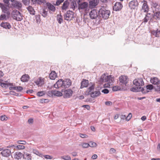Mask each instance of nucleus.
Listing matches in <instances>:
<instances>
[{
	"mask_svg": "<svg viewBox=\"0 0 160 160\" xmlns=\"http://www.w3.org/2000/svg\"><path fill=\"white\" fill-rule=\"evenodd\" d=\"M73 12L71 11H68L64 15V19L67 21H70L73 17Z\"/></svg>",
	"mask_w": 160,
	"mask_h": 160,
	"instance_id": "0eeeda50",
	"label": "nucleus"
},
{
	"mask_svg": "<svg viewBox=\"0 0 160 160\" xmlns=\"http://www.w3.org/2000/svg\"><path fill=\"white\" fill-rule=\"evenodd\" d=\"M23 3L25 5H28L30 3V0H22Z\"/></svg>",
	"mask_w": 160,
	"mask_h": 160,
	"instance_id": "3c124183",
	"label": "nucleus"
},
{
	"mask_svg": "<svg viewBox=\"0 0 160 160\" xmlns=\"http://www.w3.org/2000/svg\"><path fill=\"white\" fill-rule=\"evenodd\" d=\"M0 153L2 156L5 157H8L11 154V150L8 148H4Z\"/></svg>",
	"mask_w": 160,
	"mask_h": 160,
	"instance_id": "9b49d317",
	"label": "nucleus"
},
{
	"mask_svg": "<svg viewBox=\"0 0 160 160\" xmlns=\"http://www.w3.org/2000/svg\"><path fill=\"white\" fill-rule=\"evenodd\" d=\"M105 104L106 105L110 106L112 105V102L111 101H107L105 102Z\"/></svg>",
	"mask_w": 160,
	"mask_h": 160,
	"instance_id": "338daca9",
	"label": "nucleus"
},
{
	"mask_svg": "<svg viewBox=\"0 0 160 160\" xmlns=\"http://www.w3.org/2000/svg\"><path fill=\"white\" fill-rule=\"evenodd\" d=\"M57 74L54 71H52L51 73H50L49 77L51 79L54 80L57 77Z\"/></svg>",
	"mask_w": 160,
	"mask_h": 160,
	"instance_id": "7c9ffc66",
	"label": "nucleus"
},
{
	"mask_svg": "<svg viewBox=\"0 0 160 160\" xmlns=\"http://www.w3.org/2000/svg\"><path fill=\"white\" fill-rule=\"evenodd\" d=\"M53 90L49 91L48 92L47 95L50 97H52L53 95Z\"/></svg>",
	"mask_w": 160,
	"mask_h": 160,
	"instance_id": "864d4df0",
	"label": "nucleus"
},
{
	"mask_svg": "<svg viewBox=\"0 0 160 160\" xmlns=\"http://www.w3.org/2000/svg\"><path fill=\"white\" fill-rule=\"evenodd\" d=\"M0 118L1 120L3 121L7 120V117L5 115H4L1 116L0 117Z\"/></svg>",
	"mask_w": 160,
	"mask_h": 160,
	"instance_id": "4d7b16f0",
	"label": "nucleus"
},
{
	"mask_svg": "<svg viewBox=\"0 0 160 160\" xmlns=\"http://www.w3.org/2000/svg\"><path fill=\"white\" fill-rule=\"evenodd\" d=\"M147 89L152 90L153 88V86L152 84H149L146 86Z\"/></svg>",
	"mask_w": 160,
	"mask_h": 160,
	"instance_id": "8fccbe9b",
	"label": "nucleus"
},
{
	"mask_svg": "<svg viewBox=\"0 0 160 160\" xmlns=\"http://www.w3.org/2000/svg\"><path fill=\"white\" fill-rule=\"evenodd\" d=\"M138 3L137 0H133L129 3V6L131 9L137 8Z\"/></svg>",
	"mask_w": 160,
	"mask_h": 160,
	"instance_id": "f8f14e48",
	"label": "nucleus"
},
{
	"mask_svg": "<svg viewBox=\"0 0 160 160\" xmlns=\"http://www.w3.org/2000/svg\"><path fill=\"white\" fill-rule=\"evenodd\" d=\"M82 107L86 108L88 110L90 109V106L88 105H83L82 106Z\"/></svg>",
	"mask_w": 160,
	"mask_h": 160,
	"instance_id": "774afa93",
	"label": "nucleus"
},
{
	"mask_svg": "<svg viewBox=\"0 0 160 160\" xmlns=\"http://www.w3.org/2000/svg\"><path fill=\"white\" fill-rule=\"evenodd\" d=\"M45 92L44 91L38 92L37 93V95L39 97L45 95Z\"/></svg>",
	"mask_w": 160,
	"mask_h": 160,
	"instance_id": "c03bdc74",
	"label": "nucleus"
},
{
	"mask_svg": "<svg viewBox=\"0 0 160 160\" xmlns=\"http://www.w3.org/2000/svg\"><path fill=\"white\" fill-rule=\"evenodd\" d=\"M12 17L14 19L18 21H21L23 19V16L20 12L17 10H14L12 12Z\"/></svg>",
	"mask_w": 160,
	"mask_h": 160,
	"instance_id": "20e7f679",
	"label": "nucleus"
},
{
	"mask_svg": "<svg viewBox=\"0 0 160 160\" xmlns=\"http://www.w3.org/2000/svg\"><path fill=\"white\" fill-rule=\"evenodd\" d=\"M150 82L153 84L157 85V86H159L160 84V81L156 77H154L151 78L150 80Z\"/></svg>",
	"mask_w": 160,
	"mask_h": 160,
	"instance_id": "412c9836",
	"label": "nucleus"
},
{
	"mask_svg": "<svg viewBox=\"0 0 160 160\" xmlns=\"http://www.w3.org/2000/svg\"><path fill=\"white\" fill-rule=\"evenodd\" d=\"M63 79H60L54 85L53 87L56 88H58L60 87L63 88Z\"/></svg>",
	"mask_w": 160,
	"mask_h": 160,
	"instance_id": "2eb2a0df",
	"label": "nucleus"
},
{
	"mask_svg": "<svg viewBox=\"0 0 160 160\" xmlns=\"http://www.w3.org/2000/svg\"><path fill=\"white\" fill-rule=\"evenodd\" d=\"M88 144L89 146L91 147H95L97 145L96 143L92 142H90Z\"/></svg>",
	"mask_w": 160,
	"mask_h": 160,
	"instance_id": "a19ab883",
	"label": "nucleus"
},
{
	"mask_svg": "<svg viewBox=\"0 0 160 160\" xmlns=\"http://www.w3.org/2000/svg\"><path fill=\"white\" fill-rule=\"evenodd\" d=\"M151 34L155 37H159L160 36V29H157L156 30L152 31Z\"/></svg>",
	"mask_w": 160,
	"mask_h": 160,
	"instance_id": "b1692460",
	"label": "nucleus"
},
{
	"mask_svg": "<svg viewBox=\"0 0 160 160\" xmlns=\"http://www.w3.org/2000/svg\"><path fill=\"white\" fill-rule=\"evenodd\" d=\"M32 2V4L41 5L42 4H44L46 3L45 0H31Z\"/></svg>",
	"mask_w": 160,
	"mask_h": 160,
	"instance_id": "a211bd4d",
	"label": "nucleus"
},
{
	"mask_svg": "<svg viewBox=\"0 0 160 160\" xmlns=\"http://www.w3.org/2000/svg\"><path fill=\"white\" fill-rule=\"evenodd\" d=\"M43 157L47 159H52V157L51 156H49V155H43Z\"/></svg>",
	"mask_w": 160,
	"mask_h": 160,
	"instance_id": "680f3d73",
	"label": "nucleus"
},
{
	"mask_svg": "<svg viewBox=\"0 0 160 160\" xmlns=\"http://www.w3.org/2000/svg\"><path fill=\"white\" fill-rule=\"evenodd\" d=\"M149 8L147 2L144 1L143 3L142 6V11L145 12H148Z\"/></svg>",
	"mask_w": 160,
	"mask_h": 160,
	"instance_id": "aec40b11",
	"label": "nucleus"
},
{
	"mask_svg": "<svg viewBox=\"0 0 160 160\" xmlns=\"http://www.w3.org/2000/svg\"><path fill=\"white\" fill-rule=\"evenodd\" d=\"M122 87L119 86H116L113 87L112 90L113 91H116L118 90H120L121 89Z\"/></svg>",
	"mask_w": 160,
	"mask_h": 160,
	"instance_id": "4c0bfd02",
	"label": "nucleus"
},
{
	"mask_svg": "<svg viewBox=\"0 0 160 160\" xmlns=\"http://www.w3.org/2000/svg\"><path fill=\"white\" fill-rule=\"evenodd\" d=\"M99 2V0H91L89 2V5L90 8H94L97 6Z\"/></svg>",
	"mask_w": 160,
	"mask_h": 160,
	"instance_id": "f3484780",
	"label": "nucleus"
},
{
	"mask_svg": "<svg viewBox=\"0 0 160 160\" xmlns=\"http://www.w3.org/2000/svg\"><path fill=\"white\" fill-rule=\"evenodd\" d=\"M89 16L91 19H96L100 20V16L99 14V11L96 9L92 10L89 13Z\"/></svg>",
	"mask_w": 160,
	"mask_h": 160,
	"instance_id": "39448f33",
	"label": "nucleus"
},
{
	"mask_svg": "<svg viewBox=\"0 0 160 160\" xmlns=\"http://www.w3.org/2000/svg\"><path fill=\"white\" fill-rule=\"evenodd\" d=\"M116 152V150L114 148H111L109 151V153L110 154H113L115 153Z\"/></svg>",
	"mask_w": 160,
	"mask_h": 160,
	"instance_id": "052dcab7",
	"label": "nucleus"
},
{
	"mask_svg": "<svg viewBox=\"0 0 160 160\" xmlns=\"http://www.w3.org/2000/svg\"><path fill=\"white\" fill-rule=\"evenodd\" d=\"M11 5L12 7L17 9L19 10H20L22 7V3L16 0L12 3Z\"/></svg>",
	"mask_w": 160,
	"mask_h": 160,
	"instance_id": "4468645a",
	"label": "nucleus"
},
{
	"mask_svg": "<svg viewBox=\"0 0 160 160\" xmlns=\"http://www.w3.org/2000/svg\"><path fill=\"white\" fill-rule=\"evenodd\" d=\"M69 2L68 0H66L63 3L62 8V10H66L68 8Z\"/></svg>",
	"mask_w": 160,
	"mask_h": 160,
	"instance_id": "c85d7f7f",
	"label": "nucleus"
},
{
	"mask_svg": "<svg viewBox=\"0 0 160 160\" xmlns=\"http://www.w3.org/2000/svg\"><path fill=\"white\" fill-rule=\"evenodd\" d=\"M35 17L37 22L40 23L41 21L40 16L39 15H36L35 16Z\"/></svg>",
	"mask_w": 160,
	"mask_h": 160,
	"instance_id": "a18cd8bd",
	"label": "nucleus"
},
{
	"mask_svg": "<svg viewBox=\"0 0 160 160\" xmlns=\"http://www.w3.org/2000/svg\"><path fill=\"white\" fill-rule=\"evenodd\" d=\"M46 5L49 10V12H50V11L54 12L56 10L55 7L51 3L48 2L46 3Z\"/></svg>",
	"mask_w": 160,
	"mask_h": 160,
	"instance_id": "6ab92c4d",
	"label": "nucleus"
},
{
	"mask_svg": "<svg viewBox=\"0 0 160 160\" xmlns=\"http://www.w3.org/2000/svg\"><path fill=\"white\" fill-rule=\"evenodd\" d=\"M48 13V11L45 10V9H43L42 13H41L42 16L44 18L47 16Z\"/></svg>",
	"mask_w": 160,
	"mask_h": 160,
	"instance_id": "58836bf2",
	"label": "nucleus"
},
{
	"mask_svg": "<svg viewBox=\"0 0 160 160\" xmlns=\"http://www.w3.org/2000/svg\"><path fill=\"white\" fill-rule=\"evenodd\" d=\"M94 88V86L93 85H92L91 86L89 87L88 89V90L89 92H91V91L93 90Z\"/></svg>",
	"mask_w": 160,
	"mask_h": 160,
	"instance_id": "13d9d810",
	"label": "nucleus"
},
{
	"mask_svg": "<svg viewBox=\"0 0 160 160\" xmlns=\"http://www.w3.org/2000/svg\"><path fill=\"white\" fill-rule=\"evenodd\" d=\"M23 89V88L21 86H16V90L18 92H20Z\"/></svg>",
	"mask_w": 160,
	"mask_h": 160,
	"instance_id": "6e6d98bb",
	"label": "nucleus"
},
{
	"mask_svg": "<svg viewBox=\"0 0 160 160\" xmlns=\"http://www.w3.org/2000/svg\"><path fill=\"white\" fill-rule=\"evenodd\" d=\"M102 92L104 93L105 94H107L109 93V91L107 89L105 88L103 89L102 91Z\"/></svg>",
	"mask_w": 160,
	"mask_h": 160,
	"instance_id": "e2e57ef3",
	"label": "nucleus"
},
{
	"mask_svg": "<svg viewBox=\"0 0 160 160\" xmlns=\"http://www.w3.org/2000/svg\"><path fill=\"white\" fill-rule=\"evenodd\" d=\"M88 5V3L86 2L81 3L79 4L78 8L79 10L86 9L87 8Z\"/></svg>",
	"mask_w": 160,
	"mask_h": 160,
	"instance_id": "4be33fe9",
	"label": "nucleus"
},
{
	"mask_svg": "<svg viewBox=\"0 0 160 160\" xmlns=\"http://www.w3.org/2000/svg\"><path fill=\"white\" fill-rule=\"evenodd\" d=\"M57 21L59 24H61L63 21L62 16L61 14L57 15Z\"/></svg>",
	"mask_w": 160,
	"mask_h": 160,
	"instance_id": "f704fd0d",
	"label": "nucleus"
},
{
	"mask_svg": "<svg viewBox=\"0 0 160 160\" xmlns=\"http://www.w3.org/2000/svg\"><path fill=\"white\" fill-rule=\"evenodd\" d=\"M27 9L31 14H35V11L32 6H29L27 8Z\"/></svg>",
	"mask_w": 160,
	"mask_h": 160,
	"instance_id": "2f4dec72",
	"label": "nucleus"
},
{
	"mask_svg": "<svg viewBox=\"0 0 160 160\" xmlns=\"http://www.w3.org/2000/svg\"><path fill=\"white\" fill-rule=\"evenodd\" d=\"M15 148L18 150L23 149L25 148V147L23 145H15Z\"/></svg>",
	"mask_w": 160,
	"mask_h": 160,
	"instance_id": "ea45409f",
	"label": "nucleus"
},
{
	"mask_svg": "<svg viewBox=\"0 0 160 160\" xmlns=\"http://www.w3.org/2000/svg\"><path fill=\"white\" fill-rule=\"evenodd\" d=\"M0 26L6 29H9L11 28L10 24L7 22H2L1 23Z\"/></svg>",
	"mask_w": 160,
	"mask_h": 160,
	"instance_id": "a878e982",
	"label": "nucleus"
},
{
	"mask_svg": "<svg viewBox=\"0 0 160 160\" xmlns=\"http://www.w3.org/2000/svg\"><path fill=\"white\" fill-rule=\"evenodd\" d=\"M23 158L26 159L27 160H31L32 156L30 154L27 152H24L23 154Z\"/></svg>",
	"mask_w": 160,
	"mask_h": 160,
	"instance_id": "c756f323",
	"label": "nucleus"
},
{
	"mask_svg": "<svg viewBox=\"0 0 160 160\" xmlns=\"http://www.w3.org/2000/svg\"><path fill=\"white\" fill-rule=\"evenodd\" d=\"M151 16V14L150 13H148L145 16V17L143 19L144 22H148L149 19V18Z\"/></svg>",
	"mask_w": 160,
	"mask_h": 160,
	"instance_id": "e433bc0d",
	"label": "nucleus"
},
{
	"mask_svg": "<svg viewBox=\"0 0 160 160\" xmlns=\"http://www.w3.org/2000/svg\"><path fill=\"white\" fill-rule=\"evenodd\" d=\"M122 7V5L120 2H116L113 7L114 10L118 11L121 10Z\"/></svg>",
	"mask_w": 160,
	"mask_h": 160,
	"instance_id": "dca6fc26",
	"label": "nucleus"
},
{
	"mask_svg": "<svg viewBox=\"0 0 160 160\" xmlns=\"http://www.w3.org/2000/svg\"><path fill=\"white\" fill-rule=\"evenodd\" d=\"M63 88H68L72 84V82L70 79L67 78L63 80Z\"/></svg>",
	"mask_w": 160,
	"mask_h": 160,
	"instance_id": "ddd939ff",
	"label": "nucleus"
},
{
	"mask_svg": "<svg viewBox=\"0 0 160 160\" xmlns=\"http://www.w3.org/2000/svg\"><path fill=\"white\" fill-rule=\"evenodd\" d=\"M17 143L19 144L25 145L26 143V142L25 141L18 140L17 142Z\"/></svg>",
	"mask_w": 160,
	"mask_h": 160,
	"instance_id": "5fc2aeb1",
	"label": "nucleus"
},
{
	"mask_svg": "<svg viewBox=\"0 0 160 160\" xmlns=\"http://www.w3.org/2000/svg\"><path fill=\"white\" fill-rule=\"evenodd\" d=\"M29 77L28 74H25L23 75L21 78V81L24 82H27L28 81Z\"/></svg>",
	"mask_w": 160,
	"mask_h": 160,
	"instance_id": "bb28decb",
	"label": "nucleus"
},
{
	"mask_svg": "<svg viewBox=\"0 0 160 160\" xmlns=\"http://www.w3.org/2000/svg\"><path fill=\"white\" fill-rule=\"evenodd\" d=\"M131 91L133 92H137L141 91L143 93L145 94L149 92L148 91H145L143 88L141 87H132L130 89Z\"/></svg>",
	"mask_w": 160,
	"mask_h": 160,
	"instance_id": "9d476101",
	"label": "nucleus"
},
{
	"mask_svg": "<svg viewBox=\"0 0 160 160\" xmlns=\"http://www.w3.org/2000/svg\"><path fill=\"white\" fill-rule=\"evenodd\" d=\"M53 95L58 97L61 96L62 95V93L61 92L56 90H53Z\"/></svg>",
	"mask_w": 160,
	"mask_h": 160,
	"instance_id": "72a5a7b5",
	"label": "nucleus"
},
{
	"mask_svg": "<svg viewBox=\"0 0 160 160\" xmlns=\"http://www.w3.org/2000/svg\"><path fill=\"white\" fill-rule=\"evenodd\" d=\"M23 157V154L20 152H16L14 155V158H15L19 159Z\"/></svg>",
	"mask_w": 160,
	"mask_h": 160,
	"instance_id": "cd10ccee",
	"label": "nucleus"
},
{
	"mask_svg": "<svg viewBox=\"0 0 160 160\" xmlns=\"http://www.w3.org/2000/svg\"><path fill=\"white\" fill-rule=\"evenodd\" d=\"M119 84L122 87V89L124 90L127 89V84L129 80L128 77L126 76L122 75L119 78Z\"/></svg>",
	"mask_w": 160,
	"mask_h": 160,
	"instance_id": "f257e3e1",
	"label": "nucleus"
},
{
	"mask_svg": "<svg viewBox=\"0 0 160 160\" xmlns=\"http://www.w3.org/2000/svg\"><path fill=\"white\" fill-rule=\"evenodd\" d=\"M73 93V91L70 89H68L64 90L62 95L63 97L65 98H68L71 97Z\"/></svg>",
	"mask_w": 160,
	"mask_h": 160,
	"instance_id": "423d86ee",
	"label": "nucleus"
},
{
	"mask_svg": "<svg viewBox=\"0 0 160 160\" xmlns=\"http://www.w3.org/2000/svg\"><path fill=\"white\" fill-rule=\"evenodd\" d=\"M41 102H49V100L48 99H41Z\"/></svg>",
	"mask_w": 160,
	"mask_h": 160,
	"instance_id": "69168bd1",
	"label": "nucleus"
},
{
	"mask_svg": "<svg viewBox=\"0 0 160 160\" xmlns=\"http://www.w3.org/2000/svg\"><path fill=\"white\" fill-rule=\"evenodd\" d=\"M35 82L37 85L40 86L44 84V81L41 78L38 79Z\"/></svg>",
	"mask_w": 160,
	"mask_h": 160,
	"instance_id": "473e14b6",
	"label": "nucleus"
},
{
	"mask_svg": "<svg viewBox=\"0 0 160 160\" xmlns=\"http://www.w3.org/2000/svg\"><path fill=\"white\" fill-rule=\"evenodd\" d=\"M9 4L5 5L2 3L0 2V7L2 9V12L4 13H6L7 15H9L10 14V12L8 11L9 8Z\"/></svg>",
	"mask_w": 160,
	"mask_h": 160,
	"instance_id": "6e6552de",
	"label": "nucleus"
},
{
	"mask_svg": "<svg viewBox=\"0 0 160 160\" xmlns=\"http://www.w3.org/2000/svg\"><path fill=\"white\" fill-rule=\"evenodd\" d=\"M6 19V16L5 14H2L0 16V20H3Z\"/></svg>",
	"mask_w": 160,
	"mask_h": 160,
	"instance_id": "603ef678",
	"label": "nucleus"
},
{
	"mask_svg": "<svg viewBox=\"0 0 160 160\" xmlns=\"http://www.w3.org/2000/svg\"><path fill=\"white\" fill-rule=\"evenodd\" d=\"M76 5L77 4L75 1H73L71 3V7L73 10L75 8Z\"/></svg>",
	"mask_w": 160,
	"mask_h": 160,
	"instance_id": "79ce46f5",
	"label": "nucleus"
},
{
	"mask_svg": "<svg viewBox=\"0 0 160 160\" xmlns=\"http://www.w3.org/2000/svg\"><path fill=\"white\" fill-rule=\"evenodd\" d=\"M132 114L131 113H129L128 116L127 117V118H126V120H127V121H129V120H130V119H131V118L132 117Z\"/></svg>",
	"mask_w": 160,
	"mask_h": 160,
	"instance_id": "bf43d9fd",
	"label": "nucleus"
},
{
	"mask_svg": "<svg viewBox=\"0 0 160 160\" xmlns=\"http://www.w3.org/2000/svg\"><path fill=\"white\" fill-rule=\"evenodd\" d=\"M79 136L82 138H86L88 137V136L87 135L82 133H80Z\"/></svg>",
	"mask_w": 160,
	"mask_h": 160,
	"instance_id": "0e129e2a",
	"label": "nucleus"
},
{
	"mask_svg": "<svg viewBox=\"0 0 160 160\" xmlns=\"http://www.w3.org/2000/svg\"><path fill=\"white\" fill-rule=\"evenodd\" d=\"M101 94L100 91L98 90L94 92H91V97L92 98L97 97Z\"/></svg>",
	"mask_w": 160,
	"mask_h": 160,
	"instance_id": "393cba45",
	"label": "nucleus"
},
{
	"mask_svg": "<svg viewBox=\"0 0 160 160\" xmlns=\"http://www.w3.org/2000/svg\"><path fill=\"white\" fill-rule=\"evenodd\" d=\"M64 0H57L55 4H54L55 6H58Z\"/></svg>",
	"mask_w": 160,
	"mask_h": 160,
	"instance_id": "09e8293b",
	"label": "nucleus"
},
{
	"mask_svg": "<svg viewBox=\"0 0 160 160\" xmlns=\"http://www.w3.org/2000/svg\"><path fill=\"white\" fill-rule=\"evenodd\" d=\"M79 146H82L83 148H86L88 147L89 146V145L88 143H83L81 144H79Z\"/></svg>",
	"mask_w": 160,
	"mask_h": 160,
	"instance_id": "49530a36",
	"label": "nucleus"
},
{
	"mask_svg": "<svg viewBox=\"0 0 160 160\" xmlns=\"http://www.w3.org/2000/svg\"><path fill=\"white\" fill-rule=\"evenodd\" d=\"M133 84L136 86L141 87L144 85V83L142 78H137L133 80Z\"/></svg>",
	"mask_w": 160,
	"mask_h": 160,
	"instance_id": "1a4fd4ad",
	"label": "nucleus"
},
{
	"mask_svg": "<svg viewBox=\"0 0 160 160\" xmlns=\"http://www.w3.org/2000/svg\"><path fill=\"white\" fill-rule=\"evenodd\" d=\"M153 15L154 16H156L157 19H160V12H158L154 13Z\"/></svg>",
	"mask_w": 160,
	"mask_h": 160,
	"instance_id": "37998d69",
	"label": "nucleus"
},
{
	"mask_svg": "<svg viewBox=\"0 0 160 160\" xmlns=\"http://www.w3.org/2000/svg\"><path fill=\"white\" fill-rule=\"evenodd\" d=\"M100 81L102 82H108L109 83V86H110V84H112V83L114 81V78L111 75L106 76L103 74L101 76Z\"/></svg>",
	"mask_w": 160,
	"mask_h": 160,
	"instance_id": "7ed1b4c3",
	"label": "nucleus"
},
{
	"mask_svg": "<svg viewBox=\"0 0 160 160\" xmlns=\"http://www.w3.org/2000/svg\"><path fill=\"white\" fill-rule=\"evenodd\" d=\"M32 152L34 154H36L40 157L42 158L43 157L42 154L40 153L36 149H33L32 150Z\"/></svg>",
	"mask_w": 160,
	"mask_h": 160,
	"instance_id": "c9c22d12",
	"label": "nucleus"
},
{
	"mask_svg": "<svg viewBox=\"0 0 160 160\" xmlns=\"http://www.w3.org/2000/svg\"><path fill=\"white\" fill-rule=\"evenodd\" d=\"M61 158L65 160H71V158L69 156H62L61 157Z\"/></svg>",
	"mask_w": 160,
	"mask_h": 160,
	"instance_id": "de8ad7c7",
	"label": "nucleus"
},
{
	"mask_svg": "<svg viewBox=\"0 0 160 160\" xmlns=\"http://www.w3.org/2000/svg\"><path fill=\"white\" fill-rule=\"evenodd\" d=\"M88 80L83 79V80L81 83L80 88H82L84 87H87L88 86Z\"/></svg>",
	"mask_w": 160,
	"mask_h": 160,
	"instance_id": "5701e85b",
	"label": "nucleus"
},
{
	"mask_svg": "<svg viewBox=\"0 0 160 160\" xmlns=\"http://www.w3.org/2000/svg\"><path fill=\"white\" fill-rule=\"evenodd\" d=\"M99 14L100 16V20L101 18L104 20H106L109 18L111 12L110 10H107L104 8H102L99 10Z\"/></svg>",
	"mask_w": 160,
	"mask_h": 160,
	"instance_id": "f03ea898",
	"label": "nucleus"
}]
</instances>
